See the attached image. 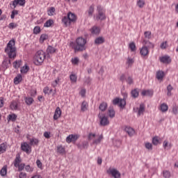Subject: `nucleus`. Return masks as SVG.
Segmentation results:
<instances>
[{
    "label": "nucleus",
    "instance_id": "obj_1",
    "mask_svg": "<svg viewBox=\"0 0 178 178\" xmlns=\"http://www.w3.org/2000/svg\"><path fill=\"white\" fill-rule=\"evenodd\" d=\"M16 41L15 40H11L7 44L6 47L5 48V52L8 55V57L4 58L8 65H11L10 59H15L16 58V47H13Z\"/></svg>",
    "mask_w": 178,
    "mask_h": 178
},
{
    "label": "nucleus",
    "instance_id": "obj_2",
    "mask_svg": "<svg viewBox=\"0 0 178 178\" xmlns=\"http://www.w3.org/2000/svg\"><path fill=\"white\" fill-rule=\"evenodd\" d=\"M87 44V40L86 38L79 37L76 38L75 43L72 45L73 49L75 52H83L87 49L86 44Z\"/></svg>",
    "mask_w": 178,
    "mask_h": 178
},
{
    "label": "nucleus",
    "instance_id": "obj_3",
    "mask_svg": "<svg viewBox=\"0 0 178 178\" xmlns=\"http://www.w3.org/2000/svg\"><path fill=\"white\" fill-rule=\"evenodd\" d=\"M77 20V17L76 15L72 12H69L67 16H64L62 18V23L64 24L65 27H68L72 23H76Z\"/></svg>",
    "mask_w": 178,
    "mask_h": 178
},
{
    "label": "nucleus",
    "instance_id": "obj_4",
    "mask_svg": "<svg viewBox=\"0 0 178 178\" xmlns=\"http://www.w3.org/2000/svg\"><path fill=\"white\" fill-rule=\"evenodd\" d=\"M47 58V56L45 54V52L42 50H39L37 51V53L35 54L33 57V63L36 66H40L44 63V60Z\"/></svg>",
    "mask_w": 178,
    "mask_h": 178
},
{
    "label": "nucleus",
    "instance_id": "obj_5",
    "mask_svg": "<svg viewBox=\"0 0 178 178\" xmlns=\"http://www.w3.org/2000/svg\"><path fill=\"white\" fill-rule=\"evenodd\" d=\"M98 15L96 17L97 20H105L106 19V15H105V11L101 6H97Z\"/></svg>",
    "mask_w": 178,
    "mask_h": 178
},
{
    "label": "nucleus",
    "instance_id": "obj_6",
    "mask_svg": "<svg viewBox=\"0 0 178 178\" xmlns=\"http://www.w3.org/2000/svg\"><path fill=\"white\" fill-rule=\"evenodd\" d=\"M113 105H118L121 108V109H124L126 106V99H120L119 97H116L113 99Z\"/></svg>",
    "mask_w": 178,
    "mask_h": 178
},
{
    "label": "nucleus",
    "instance_id": "obj_7",
    "mask_svg": "<svg viewBox=\"0 0 178 178\" xmlns=\"http://www.w3.org/2000/svg\"><path fill=\"white\" fill-rule=\"evenodd\" d=\"M102 115H101V113L98 114V118L100 120L99 125L108 126V124H109V120H108V117L105 116L104 114H103Z\"/></svg>",
    "mask_w": 178,
    "mask_h": 178
},
{
    "label": "nucleus",
    "instance_id": "obj_8",
    "mask_svg": "<svg viewBox=\"0 0 178 178\" xmlns=\"http://www.w3.org/2000/svg\"><path fill=\"white\" fill-rule=\"evenodd\" d=\"M107 173L108 175H111V176H113V177L114 178H120V176H121L119 170L115 168H113V169L109 168L108 170H107Z\"/></svg>",
    "mask_w": 178,
    "mask_h": 178
},
{
    "label": "nucleus",
    "instance_id": "obj_9",
    "mask_svg": "<svg viewBox=\"0 0 178 178\" xmlns=\"http://www.w3.org/2000/svg\"><path fill=\"white\" fill-rule=\"evenodd\" d=\"M79 137H80V136L79 135H74V134L69 135L66 138V143H67L68 144H70V143H76V141L79 140Z\"/></svg>",
    "mask_w": 178,
    "mask_h": 178
},
{
    "label": "nucleus",
    "instance_id": "obj_10",
    "mask_svg": "<svg viewBox=\"0 0 178 178\" xmlns=\"http://www.w3.org/2000/svg\"><path fill=\"white\" fill-rule=\"evenodd\" d=\"M21 149L26 152V154H31V146L29 143L24 142L21 145Z\"/></svg>",
    "mask_w": 178,
    "mask_h": 178
},
{
    "label": "nucleus",
    "instance_id": "obj_11",
    "mask_svg": "<svg viewBox=\"0 0 178 178\" xmlns=\"http://www.w3.org/2000/svg\"><path fill=\"white\" fill-rule=\"evenodd\" d=\"M159 60L161 63H164L165 65H169L172 62V58L168 55L160 57Z\"/></svg>",
    "mask_w": 178,
    "mask_h": 178
},
{
    "label": "nucleus",
    "instance_id": "obj_12",
    "mask_svg": "<svg viewBox=\"0 0 178 178\" xmlns=\"http://www.w3.org/2000/svg\"><path fill=\"white\" fill-rule=\"evenodd\" d=\"M17 5H19V6H24V5H26V0H14L13 1V6L16 8Z\"/></svg>",
    "mask_w": 178,
    "mask_h": 178
},
{
    "label": "nucleus",
    "instance_id": "obj_13",
    "mask_svg": "<svg viewBox=\"0 0 178 178\" xmlns=\"http://www.w3.org/2000/svg\"><path fill=\"white\" fill-rule=\"evenodd\" d=\"M124 131L127 133L129 137H133V136H134V133H136V131L134 130V129H133L131 127H126L124 128Z\"/></svg>",
    "mask_w": 178,
    "mask_h": 178
},
{
    "label": "nucleus",
    "instance_id": "obj_14",
    "mask_svg": "<svg viewBox=\"0 0 178 178\" xmlns=\"http://www.w3.org/2000/svg\"><path fill=\"white\" fill-rule=\"evenodd\" d=\"M91 34L98 35L101 33V29L99 26H94L90 29Z\"/></svg>",
    "mask_w": 178,
    "mask_h": 178
},
{
    "label": "nucleus",
    "instance_id": "obj_15",
    "mask_svg": "<svg viewBox=\"0 0 178 178\" xmlns=\"http://www.w3.org/2000/svg\"><path fill=\"white\" fill-rule=\"evenodd\" d=\"M60 115H62V111H60V108L57 107L54 112V120H58V119H59V118H60Z\"/></svg>",
    "mask_w": 178,
    "mask_h": 178
},
{
    "label": "nucleus",
    "instance_id": "obj_16",
    "mask_svg": "<svg viewBox=\"0 0 178 178\" xmlns=\"http://www.w3.org/2000/svg\"><path fill=\"white\" fill-rule=\"evenodd\" d=\"M26 138L28 140H29V145H38L39 143H40V140L38 139V138H30L28 137H26Z\"/></svg>",
    "mask_w": 178,
    "mask_h": 178
},
{
    "label": "nucleus",
    "instance_id": "obj_17",
    "mask_svg": "<svg viewBox=\"0 0 178 178\" xmlns=\"http://www.w3.org/2000/svg\"><path fill=\"white\" fill-rule=\"evenodd\" d=\"M104 42H105V38L102 36H99L95 40V44L96 45H101V44H104Z\"/></svg>",
    "mask_w": 178,
    "mask_h": 178
},
{
    "label": "nucleus",
    "instance_id": "obj_18",
    "mask_svg": "<svg viewBox=\"0 0 178 178\" xmlns=\"http://www.w3.org/2000/svg\"><path fill=\"white\" fill-rule=\"evenodd\" d=\"M95 8V6L94 4H92L91 6H90L88 10H87L88 17H92V15L94 14Z\"/></svg>",
    "mask_w": 178,
    "mask_h": 178
},
{
    "label": "nucleus",
    "instance_id": "obj_19",
    "mask_svg": "<svg viewBox=\"0 0 178 178\" xmlns=\"http://www.w3.org/2000/svg\"><path fill=\"white\" fill-rule=\"evenodd\" d=\"M22 162V159L20 158V154H17L15 159L14 160V166L15 168H17L20 163Z\"/></svg>",
    "mask_w": 178,
    "mask_h": 178
},
{
    "label": "nucleus",
    "instance_id": "obj_20",
    "mask_svg": "<svg viewBox=\"0 0 178 178\" xmlns=\"http://www.w3.org/2000/svg\"><path fill=\"white\" fill-rule=\"evenodd\" d=\"M138 116L140 115H144V112H145V105L144 104H140L139 108H138Z\"/></svg>",
    "mask_w": 178,
    "mask_h": 178
},
{
    "label": "nucleus",
    "instance_id": "obj_21",
    "mask_svg": "<svg viewBox=\"0 0 178 178\" xmlns=\"http://www.w3.org/2000/svg\"><path fill=\"white\" fill-rule=\"evenodd\" d=\"M149 53V51H148V47H143L140 49V55H142V56H147V55H148Z\"/></svg>",
    "mask_w": 178,
    "mask_h": 178
},
{
    "label": "nucleus",
    "instance_id": "obj_22",
    "mask_svg": "<svg viewBox=\"0 0 178 178\" xmlns=\"http://www.w3.org/2000/svg\"><path fill=\"white\" fill-rule=\"evenodd\" d=\"M141 95L143 97L148 96V97H152L154 95V91L151 90H143L141 92Z\"/></svg>",
    "mask_w": 178,
    "mask_h": 178
},
{
    "label": "nucleus",
    "instance_id": "obj_23",
    "mask_svg": "<svg viewBox=\"0 0 178 178\" xmlns=\"http://www.w3.org/2000/svg\"><path fill=\"white\" fill-rule=\"evenodd\" d=\"M88 141H83L81 144L78 145V148H79V149H87V148H88Z\"/></svg>",
    "mask_w": 178,
    "mask_h": 178
},
{
    "label": "nucleus",
    "instance_id": "obj_24",
    "mask_svg": "<svg viewBox=\"0 0 178 178\" xmlns=\"http://www.w3.org/2000/svg\"><path fill=\"white\" fill-rule=\"evenodd\" d=\"M8 148V145L6 143H3L0 144V155L1 154H4V152H6V149Z\"/></svg>",
    "mask_w": 178,
    "mask_h": 178
},
{
    "label": "nucleus",
    "instance_id": "obj_25",
    "mask_svg": "<svg viewBox=\"0 0 178 178\" xmlns=\"http://www.w3.org/2000/svg\"><path fill=\"white\" fill-rule=\"evenodd\" d=\"M0 175L2 177H5L8 175V165H4L0 170Z\"/></svg>",
    "mask_w": 178,
    "mask_h": 178
},
{
    "label": "nucleus",
    "instance_id": "obj_26",
    "mask_svg": "<svg viewBox=\"0 0 178 178\" xmlns=\"http://www.w3.org/2000/svg\"><path fill=\"white\" fill-rule=\"evenodd\" d=\"M24 99H25V103L29 106H30V105H33V104L34 102V99L33 97H25Z\"/></svg>",
    "mask_w": 178,
    "mask_h": 178
},
{
    "label": "nucleus",
    "instance_id": "obj_27",
    "mask_svg": "<svg viewBox=\"0 0 178 178\" xmlns=\"http://www.w3.org/2000/svg\"><path fill=\"white\" fill-rule=\"evenodd\" d=\"M22 80H23V76H22V74H19L14 78V83L17 85L21 83Z\"/></svg>",
    "mask_w": 178,
    "mask_h": 178
},
{
    "label": "nucleus",
    "instance_id": "obj_28",
    "mask_svg": "<svg viewBox=\"0 0 178 178\" xmlns=\"http://www.w3.org/2000/svg\"><path fill=\"white\" fill-rule=\"evenodd\" d=\"M16 119H17V115L15 113L10 114L8 116V122H16Z\"/></svg>",
    "mask_w": 178,
    "mask_h": 178
},
{
    "label": "nucleus",
    "instance_id": "obj_29",
    "mask_svg": "<svg viewBox=\"0 0 178 178\" xmlns=\"http://www.w3.org/2000/svg\"><path fill=\"white\" fill-rule=\"evenodd\" d=\"M56 51H58L57 49H55L54 47L49 45L47 49V54H55Z\"/></svg>",
    "mask_w": 178,
    "mask_h": 178
},
{
    "label": "nucleus",
    "instance_id": "obj_30",
    "mask_svg": "<svg viewBox=\"0 0 178 178\" xmlns=\"http://www.w3.org/2000/svg\"><path fill=\"white\" fill-rule=\"evenodd\" d=\"M107 108L108 104H106V102H102V104H100L99 106V109L102 111V112H105Z\"/></svg>",
    "mask_w": 178,
    "mask_h": 178
},
{
    "label": "nucleus",
    "instance_id": "obj_31",
    "mask_svg": "<svg viewBox=\"0 0 178 178\" xmlns=\"http://www.w3.org/2000/svg\"><path fill=\"white\" fill-rule=\"evenodd\" d=\"M56 9L55 7H49L47 9V15L48 16H54L55 15V12H56Z\"/></svg>",
    "mask_w": 178,
    "mask_h": 178
},
{
    "label": "nucleus",
    "instance_id": "obj_32",
    "mask_svg": "<svg viewBox=\"0 0 178 178\" xmlns=\"http://www.w3.org/2000/svg\"><path fill=\"white\" fill-rule=\"evenodd\" d=\"M140 92H138V89L136 88L131 90V95L133 98H138Z\"/></svg>",
    "mask_w": 178,
    "mask_h": 178
},
{
    "label": "nucleus",
    "instance_id": "obj_33",
    "mask_svg": "<svg viewBox=\"0 0 178 178\" xmlns=\"http://www.w3.org/2000/svg\"><path fill=\"white\" fill-rule=\"evenodd\" d=\"M152 144L153 145H158V144H161V138L158 136H154L152 138Z\"/></svg>",
    "mask_w": 178,
    "mask_h": 178
},
{
    "label": "nucleus",
    "instance_id": "obj_34",
    "mask_svg": "<svg viewBox=\"0 0 178 178\" xmlns=\"http://www.w3.org/2000/svg\"><path fill=\"white\" fill-rule=\"evenodd\" d=\"M165 76V72L163 71H158L156 72V79L157 80H162Z\"/></svg>",
    "mask_w": 178,
    "mask_h": 178
},
{
    "label": "nucleus",
    "instance_id": "obj_35",
    "mask_svg": "<svg viewBox=\"0 0 178 178\" xmlns=\"http://www.w3.org/2000/svg\"><path fill=\"white\" fill-rule=\"evenodd\" d=\"M81 109L82 112H86L88 109V104L87 102L83 101L81 104Z\"/></svg>",
    "mask_w": 178,
    "mask_h": 178
},
{
    "label": "nucleus",
    "instance_id": "obj_36",
    "mask_svg": "<svg viewBox=\"0 0 178 178\" xmlns=\"http://www.w3.org/2000/svg\"><path fill=\"white\" fill-rule=\"evenodd\" d=\"M1 67H3L4 72L9 67V63H8V60L3 58V60L1 63Z\"/></svg>",
    "mask_w": 178,
    "mask_h": 178
},
{
    "label": "nucleus",
    "instance_id": "obj_37",
    "mask_svg": "<svg viewBox=\"0 0 178 178\" xmlns=\"http://www.w3.org/2000/svg\"><path fill=\"white\" fill-rule=\"evenodd\" d=\"M161 112H168V109H169V106L165 103H163L160 106Z\"/></svg>",
    "mask_w": 178,
    "mask_h": 178
},
{
    "label": "nucleus",
    "instance_id": "obj_38",
    "mask_svg": "<svg viewBox=\"0 0 178 178\" xmlns=\"http://www.w3.org/2000/svg\"><path fill=\"white\" fill-rule=\"evenodd\" d=\"M17 108H18L17 102L14 101V102H11L10 109H12V111H17Z\"/></svg>",
    "mask_w": 178,
    "mask_h": 178
},
{
    "label": "nucleus",
    "instance_id": "obj_39",
    "mask_svg": "<svg viewBox=\"0 0 178 178\" xmlns=\"http://www.w3.org/2000/svg\"><path fill=\"white\" fill-rule=\"evenodd\" d=\"M129 48L131 49V52H135L136 51L137 47H136V43L134 42H131L129 44Z\"/></svg>",
    "mask_w": 178,
    "mask_h": 178
},
{
    "label": "nucleus",
    "instance_id": "obj_40",
    "mask_svg": "<svg viewBox=\"0 0 178 178\" xmlns=\"http://www.w3.org/2000/svg\"><path fill=\"white\" fill-rule=\"evenodd\" d=\"M57 152H58V154H65L66 150L63 145H60L57 147Z\"/></svg>",
    "mask_w": 178,
    "mask_h": 178
},
{
    "label": "nucleus",
    "instance_id": "obj_41",
    "mask_svg": "<svg viewBox=\"0 0 178 178\" xmlns=\"http://www.w3.org/2000/svg\"><path fill=\"white\" fill-rule=\"evenodd\" d=\"M46 40H48V35L45 33L42 34L40 38V42L42 44V42H44V41H45Z\"/></svg>",
    "mask_w": 178,
    "mask_h": 178
},
{
    "label": "nucleus",
    "instance_id": "obj_42",
    "mask_svg": "<svg viewBox=\"0 0 178 178\" xmlns=\"http://www.w3.org/2000/svg\"><path fill=\"white\" fill-rule=\"evenodd\" d=\"M30 70V67L29 65H25L20 70L21 73L26 74L27 72Z\"/></svg>",
    "mask_w": 178,
    "mask_h": 178
},
{
    "label": "nucleus",
    "instance_id": "obj_43",
    "mask_svg": "<svg viewBox=\"0 0 178 178\" xmlns=\"http://www.w3.org/2000/svg\"><path fill=\"white\" fill-rule=\"evenodd\" d=\"M52 24H54V20L50 19L44 24V27H51Z\"/></svg>",
    "mask_w": 178,
    "mask_h": 178
},
{
    "label": "nucleus",
    "instance_id": "obj_44",
    "mask_svg": "<svg viewBox=\"0 0 178 178\" xmlns=\"http://www.w3.org/2000/svg\"><path fill=\"white\" fill-rule=\"evenodd\" d=\"M108 116L109 118H115V110H113V108H108Z\"/></svg>",
    "mask_w": 178,
    "mask_h": 178
},
{
    "label": "nucleus",
    "instance_id": "obj_45",
    "mask_svg": "<svg viewBox=\"0 0 178 178\" xmlns=\"http://www.w3.org/2000/svg\"><path fill=\"white\" fill-rule=\"evenodd\" d=\"M70 81H72V83H76L77 76H76V74H72L70 75Z\"/></svg>",
    "mask_w": 178,
    "mask_h": 178
},
{
    "label": "nucleus",
    "instance_id": "obj_46",
    "mask_svg": "<svg viewBox=\"0 0 178 178\" xmlns=\"http://www.w3.org/2000/svg\"><path fill=\"white\" fill-rule=\"evenodd\" d=\"M145 42V47H147V49L148 48H154V44L151 43V42L148 40H144Z\"/></svg>",
    "mask_w": 178,
    "mask_h": 178
},
{
    "label": "nucleus",
    "instance_id": "obj_47",
    "mask_svg": "<svg viewBox=\"0 0 178 178\" xmlns=\"http://www.w3.org/2000/svg\"><path fill=\"white\" fill-rule=\"evenodd\" d=\"M41 33V28L39 26H36L33 29V34H40Z\"/></svg>",
    "mask_w": 178,
    "mask_h": 178
},
{
    "label": "nucleus",
    "instance_id": "obj_48",
    "mask_svg": "<svg viewBox=\"0 0 178 178\" xmlns=\"http://www.w3.org/2000/svg\"><path fill=\"white\" fill-rule=\"evenodd\" d=\"M102 138H104V137L102 136V135H101L97 139L93 140L92 144H95L96 145H97V144H99L101 141H102Z\"/></svg>",
    "mask_w": 178,
    "mask_h": 178
},
{
    "label": "nucleus",
    "instance_id": "obj_49",
    "mask_svg": "<svg viewBox=\"0 0 178 178\" xmlns=\"http://www.w3.org/2000/svg\"><path fill=\"white\" fill-rule=\"evenodd\" d=\"M163 176L164 178H170V176H171L170 172L168 170H164L163 172Z\"/></svg>",
    "mask_w": 178,
    "mask_h": 178
},
{
    "label": "nucleus",
    "instance_id": "obj_50",
    "mask_svg": "<svg viewBox=\"0 0 178 178\" xmlns=\"http://www.w3.org/2000/svg\"><path fill=\"white\" fill-rule=\"evenodd\" d=\"M137 5L138 8H144V5H145V1L144 0H139L137 2Z\"/></svg>",
    "mask_w": 178,
    "mask_h": 178
},
{
    "label": "nucleus",
    "instance_id": "obj_51",
    "mask_svg": "<svg viewBox=\"0 0 178 178\" xmlns=\"http://www.w3.org/2000/svg\"><path fill=\"white\" fill-rule=\"evenodd\" d=\"M25 167H26L25 163L18 164V165H17L18 172H22V170H24Z\"/></svg>",
    "mask_w": 178,
    "mask_h": 178
},
{
    "label": "nucleus",
    "instance_id": "obj_52",
    "mask_svg": "<svg viewBox=\"0 0 178 178\" xmlns=\"http://www.w3.org/2000/svg\"><path fill=\"white\" fill-rule=\"evenodd\" d=\"M127 83L129 84V86H131L134 83V80L133 79V77L128 76V78L126 80Z\"/></svg>",
    "mask_w": 178,
    "mask_h": 178
},
{
    "label": "nucleus",
    "instance_id": "obj_53",
    "mask_svg": "<svg viewBox=\"0 0 178 178\" xmlns=\"http://www.w3.org/2000/svg\"><path fill=\"white\" fill-rule=\"evenodd\" d=\"M16 15H19V11L17 10H13L11 12L10 18L11 19H15V16H16Z\"/></svg>",
    "mask_w": 178,
    "mask_h": 178
},
{
    "label": "nucleus",
    "instance_id": "obj_54",
    "mask_svg": "<svg viewBox=\"0 0 178 178\" xmlns=\"http://www.w3.org/2000/svg\"><path fill=\"white\" fill-rule=\"evenodd\" d=\"M17 26H18L17 24H15V22H11L9 24L8 28L13 30V29H16V27H17Z\"/></svg>",
    "mask_w": 178,
    "mask_h": 178
},
{
    "label": "nucleus",
    "instance_id": "obj_55",
    "mask_svg": "<svg viewBox=\"0 0 178 178\" xmlns=\"http://www.w3.org/2000/svg\"><path fill=\"white\" fill-rule=\"evenodd\" d=\"M13 67L15 69H19V67H20V62H19L18 60H16L13 63Z\"/></svg>",
    "mask_w": 178,
    "mask_h": 178
},
{
    "label": "nucleus",
    "instance_id": "obj_56",
    "mask_svg": "<svg viewBox=\"0 0 178 178\" xmlns=\"http://www.w3.org/2000/svg\"><path fill=\"white\" fill-rule=\"evenodd\" d=\"M127 63V65H129V66L131 65L132 64L134 63V59L130 58L129 57H128Z\"/></svg>",
    "mask_w": 178,
    "mask_h": 178
},
{
    "label": "nucleus",
    "instance_id": "obj_57",
    "mask_svg": "<svg viewBox=\"0 0 178 178\" xmlns=\"http://www.w3.org/2000/svg\"><path fill=\"white\" fill-rule=\"evenodd\" d=\"M172 112V113H174V115H177V113H178V106H173Z\"/></svg>",
    "mask_w": 178,
    "mask_h": 178
},
{
    "label": "nucleus",
    "instance_id": "obj_58",
    "mask_svg": "<svg viewBox=\"0 0 178 178\" xmlns=\"http://www.w3.org/2000/svg\"><path fill=\"white\" fill-rule=\"evenodd\" d=\"M72 65H79V58L75 57L72 59Z\"/></svg>",
    "mask_w": 178,
    "mask_h": 178
},
{
    "label": "nucleus",
    "instance_id": "obj_59",
    "mask_svg": "<svg viewBox=\"0 0 178 178\" xmlns=\"http://www.w3.org/2000/svg\"><path fill=\"white\" fill-rule=\"evenodd\" d=\"M145 148H147V149L152 150V143H145Z\"/></svg>",
    "mask_w": 178,
    "mask_h": 178
},
{
    "label": "nucleus",
    "instance_id": "obj_60",
    "mask_svg": "<svg viewBox=\"0 0 178 178\" xmlns=\"http://www.w3.org/2000/svg\"><path fill=\"white\" fill-rule=\"evenodd\" d=\"M96 135L95 134H92V133H90L88 136V140H89V141H91V140H92V138H95Z\"/></svg>",
    "mask_w": 178,
    "mask_h": 178
},
{
    "label": "nucleus",
    "instance_id": "obj_61",
    "mask_svg": "<svg viewBox=\"0 0 178 178\" xmlns=\"http://www.w3.org/2000/svg\"><path fill=\"white\" fill-rule=\"evenodd\" d=\"M144 35L145 38H148V40H149V38H151V31H145L144 33Z\"/></svg>",
    "mask_w": 178,
    "mask_h": 178
},
{
    "label": "nucleus",
    "instance_id": "obj_62",
    "mask_svg": "<svg viewBox=\"0 0 178 178\" xmlns=\"http://www.w3.org/2000/svg\"><path fill=\"white\" fill-rule=\"evenodd\" d=\"M43 136L45 138H51V132L44 131Z\"/></svg>",
    "mask_w": 178,
    "mask_h": 178
},
{
    "label": "nucleus",
    "instance_id": "obj_63",
    "mask_svg": "<svg viewBox=\"0 0 178 178\" xmlns=\"http://www.w3.org/2000/svg\"><path fill=\"white\" fill-rule=\"evenodd\" d=\"M120 80L122 81V83H124V81H126L127 80L126 75L124 74H122L120 77Z\"/></svg>",
    "mask_w": 178,
    "mask_h": 178
},
{
    "label": "nucleus",
    "instance_id": "obj_64",
    "mask_svg": "<svg viewBox=\"0 0 178 178\" xmlns=\"http://www.w3.org/2000/svg\"><path fill=\"white\" fill-rule=\"evenodd\" d=\"M19 178H27V174H26V172H20L19 175Z\"/></svg>",
    "mask_w": 178,
    "mask_h": 178
}]
</instances>
